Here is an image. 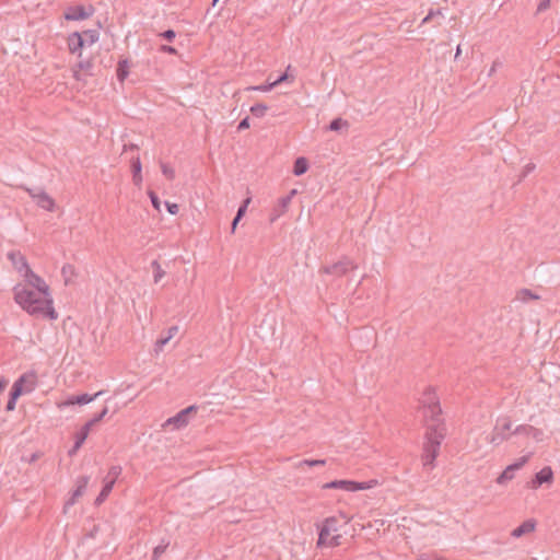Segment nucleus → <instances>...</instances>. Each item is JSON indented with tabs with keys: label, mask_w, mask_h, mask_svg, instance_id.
<instances>
[{
	"label": "nucleus",
	"mask_w": 560,
	"mask_h": 560,
	"mask_svg": "<svg viewBox=\"0 0 560 560\" xmlns=\"http://www.w3.org/2000/svg\"><path fill=\"white\" fill-rule=\"evenodd\" d=\"M84 44L93 45L100 38V33L96 30H86L82 33Z\"/></svg>",
	"instance_id": "nucleus-28"
},
{
	"label": "nucleus",
	"mask_w": 560,
	"mask_h": 560,
	"mask_svg": "<svg viewBox=\"0 0 560 560\" xmlns=\"http://www.w3.org/2000/svg\"><path fill=\"white\" fill-rule=\"evenodd\" d=\"M84 39L81 33L73 32L68 36V48L71 54H78L81 57Z\"/></svg>",
	"instance_id": "nucleus-14"
},
{
	"label": "nucleus",
	"mask_w": 560,
	"mask_h": 560,
	"mask_svg": "<svg viewBox=\"0 0 560 560\" xmlns=\"http://www.w3.org/2000/svg\"><path fill=\"white\" fill-rule=\"evenodd\" d=\"M501 66H502L501 61H499V60L493 61L489 72H488V75L491 77L497 71L498 67H501Z\"/></svg>",
	"instance_id": "nucleus-54"
},
{
	"label": "nucleus",
	"mask_w": 560,
	"mask_h": 560,
	"mask_svg": "<svg viewBox=\"0 0 560 560\" xmlns=\"http://www.w3.org/2000/svg\"><path fill=\"white\" fill-rule=\"evenodd\" d=\"M178 332V327L177 326H171L168 329H167V334L166 336L172 339L176 334Z\"/></svg>",
	"instance_id": "nucleus-55"
},
{
	"label": "nucleus",
	"mask_w": 560,
	"mask_h": 560,
	"mask_svg": "<svg viewBox=\"0 0 560 560\" xmlns=\"http://www.w3.org/2000/svg\"><path fill=\"white\" fill-rule=\"evenodd\" d=\"M132 179H133V183L136 185H139L141 182H142V176H141V173H139V175L137 177H133L132 176Z\"/></svg>",
	"instance_id": "nucleus-60"
},
{
	"label": "nucleus",
	"mask_w": 560,
	"mask_h": 560,
	"mask_svg": "<svg viewBox=\"0 0 560 560\" xmlns=\"http://www.w3.org/2000/svg\"><path fill=\"white\" fill-rule=\"evenodd\" d=\"M39 457H40V453H33V454L30 456V458H27V462H28L30 464H32V463L36 462Z\"/></svg>",
	"instance_id": "nucleus-58"
},
{
	"label": "nucleus",
	"mask_w": 560,
	"mask_h": 560,
	"mask_svg": "<svg viewBox=\"0 0 560 560\" xmlns=\"http://www.w3.org/2000/svg\"><path fill=\"white\" fill-rule=\"evenodd\" d=\"M61 273L65 278L66 284H68L71 281V278L75 275L74 267L70 264H66L61 268Z\"/></svg>",
	"instance_id": "nucleus-32"
},
{
	"label": "nucleus",
	"mask_w": 560,
	"mask_h": 560,
	"mask_svg": "<svg viewBox=\"0 0 560 560\" xmlns=\"http://www.w3.org/2000/svg\"><path fill=\"white\" fill-rule=\"evenodd\" d=\"M161 51L170 54V55H176L177 54L176 48H174L173 46H168V45H162L161 46Z\"/></svg>",
	"instance_id": "nucleus-50"
},
{
	"label": "nucleus",
	"mask_w": 560,
	"mask_h": 560,
	"mask_svg": "<svg viewBox=\"0 0 560 560\" xmlns=\"http://www.w3.org/2000/svg\"><path fill=\"white\" fill-rule=\"evenodd\" d=\"M160 35H161V37H163L164 39H166V40L171 42V40H173V39L175 38L176 33H175V31H173V30H166V31H164L163 33H161Z\"/></svg>",
	"instance_id": "nucleus-46"
},
{
	"label": "nucleus",
	"mask_w": 560,
	"mask_h": 560,
	"mask_svg": "<svg viewBox=\"0 0 560 560\" xmlns=\"http://www.w3.org/2000/svg\"><path fill=\"white\" fill-rule=\"evenodd\" d=\"M171 339L167 336H162L159 338L155 342L154 350L156 352L162 351L164 346L170 341Z\"/></svg>",
	"instance_id": "nucleus-40"
},
{
	"label": "nucleus",
	"mask_w": 560,
	"mask_h": 560,
	"mask_svg": "<svg viewBox=\"0 0 560 560\" xmlns=\"http://www.w3.org/2000/svg\"><path fill=\"white\" fill-rule=\"evenodd\" d=\"M90 478L82 476L77 481V487L72 491L71 498L66 502V508L71 506L75 503L77 499L80 498L86 490Z\"/></svg>",
	"instance_id": "nucleus-15"
},
{
	"label": "nucleus",
	"mask_w": 560,
	"mask_h": 560,
	"mask_svg": "<svg viewBox=\"0 0 560 560\" xmlns=\"http://www.w3.org/2000/svg\"><path fill=\"white\" fill-rule=\"evenodd\" d=\"M326 464V459H303L299 463V467H302L303 465H307L310 467L315 466H324Z\"/></svg>",
	"instance_id": "nucleus-36"
},
{
	"label": "nucleus",
	"mask_w": 560,
	"mask_h": 560,
	"mask_svg": "<svg viewBox=\"0 0 560 560\" xmlns=\"http://www.w3.org/2000/svg\"><path fill=\"white\" fill-rule=\"evenodd\" d=\"M340 538L341 536L340 535H334L329 538V541L327 544V546L329 547H336V546H339L340 544Z\"/></svg>",
	"instance_id": "nucleus-49"
},
{
	"label": "nucleus",
	"mask_w": 560,
	"mask_h": 560,
	"mask_svg": "<svg viewBox=\"0 0 560 560\" xmlns=\"http://www.w3.org/2000/svg\"><path fill=\"white\" fill-rule=\"evenodd\" d=\"M444 19L442 12L440 9L438 10H430L429 13L423 18L421 24H425L432 20H436L435 25H441L442 20Z\"/></svg>",
	"instance_id": "nucleus-27"
},
{
	"label": "nucleus",
	"mask_w": 560,
	"mask_h": 560,
	"mask_svg": "<svg viewBox=\"0 0 560 560\" xmlns=\"http://www.w3.org/2000/svg\"><path fill=\"white\" fill-rule=\"evenodd\" d=\"M290 203H291V196L281 197L278 201V205L273 209V214H272L271 221H275L282 213H284Z\"/></svg>",
	"instance_id": "nucleus-20"
},
{
	"label": "nucleus",
	"mask_w": 560,
	"mask_h": 560,
	"mask_svg": "<svg viewBox=\"0 0 560 560\" xmlns=\"http://www.w3.org/2000/svg\"><path fill=\"white\" fill-rule=\"evenodd\" d=\"M329 538H330V534L329 533H325L324 528L320 527L319 534H318L317 546L318 547L327 546V544L329 541Z\"/></svg>",
	"instance_id": "nucleus-37"
},
{
	"label": "nucleus",
	"mask_w": 560,
	"mask_h": 560,
	"mask_svg": "<svg viewBox=\"0 0 560 560\" xmlns=\"http://www.w3.org/2000/svg\"><path fill=\"white\" fill-rule=\"evenodd\" d=\"M16 400L18 399H15V398L9 397V400L5 406L7 411H13L15 409Z\"/></svg>",
	"instance_id": "nucleus-51"
},
{
	"label": "nucleus",
	"mask_w": 560,
	"mask_h": 560,
	"mask_svg": "<svg viewBox=\"0 0 560 560\" xmlns=\"http://www.w3.org/2000/svg\"><path fill=\"white\" fill-rule=\"evenodd\" d=\"M438 560H446V559H444V558H442V557H439V558H438Z\"/></svg>",
	"instance_id": "nucleus-64"
},
{
	"label": "nucleus",
	"mask_w": 560,
	"mask_h": 560,
	"mask_svg": "<svg viewBox=\"0 0 560 560\" xmlns=\"http://www.w3.org/2000/svg\"><path fill=\"white\" fill-rule=\"evenodd\" d=\"M267 110H268V106L262 103L254 104L249 108L250 114L257 118L264 117L266 115Z\"/></svg>",
	"instance_id": "nucleus-29"
},
{
	"label": "nucleus",
	"mask_w": 560,
	"mask_h": 560,
	"mask_svg": "<svg viewBox=\"0 0 560 560\" xmlns=\"http://www.w3.org/2000/svg\"><path fill=\"white\" fill-rule=\"evenodd\" d=\"M14 301L30 315H42L49 319H57L58 314L52 306V298L45 296L26 284L18 283L13 288Z\"/></svg>",
	"instance_id": "nucleus-1"
},
{
	"label": "nucleus",
	"mask_w": 560,
	"mask_h": 560,
	"mask_svg": "<svg viewBox=\"0 0 560 560\" xmlns=\"http://www.w3.org/2000/svg\"><path fill=\"white\" fill-rule=\"evenodd\" d=\"M529 459V455L522 456L517 462L506 466V468L497 478V483L504 485L514 478V472L521 469Z\"/></svg>",
	"instance_id": "nucleus-10"
},
{
	"label": "nucleus",
	"mask_w": 560,
	"mask_h": 560,
	"mask_svg": "<svg viewBox=\"0 0 560 560\" xmlns=\"http://www.w3.org/2000/svg\"><path fill=\"white\" fill-rule=\"evenodd\" d=\"M535 170L534 163H528L523 171L522 177H526L529 173H532Z\"/></svg>",
	"instance_id": "nucleus-52"
},
{
	"label": "nucleus",
	"mask_w": 560,
	"mask_h": 560,
	"mask_svg": "<svg viewBox=\"0 0 560 560\" xmlns=\"http://www.w3.org/2000/svg\"><path fill=\"white\" fill-rule=\"evenodd\" d=\"M460 54H462V49H460V45H458L456 48L455 57H454L455 60L459 58Z\"/></svg>",
	"instance_id": "nucleus-61"
},
{
	"label": "nucleus",
	"mask_w": 560,
	"mask_h": 560,
	"mask_svg": "<svg viewBox=\"0 0 560 560\" xmlns=\"http://www.w3.org/2000/svg\"><path fill=\"white\" fill-rule=\"evenodd\" d=\"M26 191L30 194L32 199L36 202V205L45 209L47 211H52L55 208V200L43 189H32L26 188Z\"/></svg>",
	"instance_id": "nucleus-8"
},
{
	"label": "nucleus",
	"mask_w": 560,
	"mask_h": 560,
	"mask_svg": "<svg viewBox=\"0 0 560 560\" xmlns=\"http://www.w3.org/2000/svg\"><path fill=\"white\" fill-rule=\"evenodd\" d=\"M23 278L26 282V285L32 287L34 290H37L45 296H51L48 284L32 269Z\"/></svg>",
	"instance_id": "nucleus-9"
},
{
	"label": "nucleus",
	"mask_w": 560,
	"mask_h": 560,
	"mask_svg": "<svg viewBox=\"0 0 560 560\" xmlns=\"http://www.w3.org/2000/svg\"><path fill=\"white\" fill-rule=\"evenodd\" d=\"M308 170V162L304 156H300L294 161L293 165V174L295 176H301L305 174Z\"/></svg>",
	"instance_id": "nucleus-23"
},
{
	"label": "nucleus",
	"mask_w": 560,
	"mask_h": 560,
	"mask_svg": "<svg viewBox=\"0 0 560 560\" xmlns=\"http://www.w3.org/2000/svg\"><path fill=\"white\" fill-rule=\"evenodd\" d=\"M438 556H430V555H421L418 560H438Z\"/></svg>",
	"instance_id": "nucleus-57"
},
{
	"label": "nucleus",
	"mask_w": 560,
	"mask_h": 560,
	"mask_svg": "<svg viewBox=\"0 0 560 560\" xmlns=\"http://www.w3.org/2000/svg\"><path fill=\"white\" fill-rule=\"evenodd\" d=\"M165 207H166L168 213H171L173 215L177 214L179 211V207L177 203L166 201Z\"/></svg>",
	"instance_id": "nucleus-44"
},
{
	"label": "nucleus",
	"mask_w": 560,
	"mask_h": 560,
	"mask_svg": "<svg viewBox=\"0 0 560 560\" xmlns=\"http://www.w3.org/2000/svg\"><path fill=\"white\" fill-rule=\"evenodd\" d=\"M550 4V0H541L537 7L538 12L545 11Z\"/></svg>",
	"instance_id": "nucleus-53"
},
{
	"label": "nucleus",
	"mask_w": 560,
	"mask_h": 560,
	"mask_svg": "<svg viewBox=\"0 0 560 560\" xmlns=\"http://www.w3.org/2000/svg\"><path fill=\"white\" fill-rule=\"evenodd\" d=\"M445 436L444 422L428 423L425 433V443L423 445V466L432 469L434 460L439 455L440 446Z\"/></svg>",
	"instance_id": "nucleus-2"
},
{
	"label": "nucleus",
	"mask_w": 560,
	"mask_h": 560,
	"mask_svg": "<svg viewBox=\"0 0 560 560\" xmlns=\"http://www.w3.org/2000/svg\"><path fill=\"white\" fill-rule=\"evenodd\" d=\"M289 69H290V66L288 67V69H287V70H289ZM288 78H289V74H288V71H285V72H283L282 74H280L276 80H273V81H271V82L273 83V85H275V88H276V86H277V85H279L280 83H282V82L287 81V80H288Z\"/></svg>",
	"instance_id": "nucleus-45"
},
{
	"label": "nucleus",
	"mask_w": 560,
	"mask_h": 560,
	"mask_svg": "<svg viewBox=\"0 0 560 560\" xmlns=\"http://www.w3.org/2000/svg\"><path fill=\"white\" fill-rule=\"evenodd\" d=\"M377 485L376 480L353 481V480H332L322 486L323 489H340L347 492L372 489Z\"/></svg>",
	"instance_id": "nucleus-4"
},
{
	"label": "nucleus",
	"mask_w": 560,
	"mask_h": 560,
	"mask_svg": "<svg viewBox=\"0 0 560 560\" xmlns=\"http://www.w3.org/2000/svg\"><path fill=\"white\" fill-rule=\"evenodd\" d=\"M338 524L339 520L336 516H330L323 522L322 527L325 533H329L331 535L332 533L338 532Z\"/></svg>",
	"instance_id": "nucleus-26"
},
{
	"label": "nucleus",
	"mask_w": 560,
	"mask_h": 560,
	"mask_svg": "<svg viewBox=\"0 0 560 560\" xmlns=\"http://www.w3.org/2000/svg\"><path fill=\"white\" fill-rule=\"evenodd\" d=\"M108 413V408L104 407L100 412L95 413L81 429L90 433L91 429L98 423Z\"/></svg>",
	"instance_id": "nucleus-22"
},
{
	"label": "nucleus",
	"mask_w": 560,
	"mask_h": 560,
	"mask_svg": "<svg viewBox=\"0 0 560 560\" xmlns=\"http://www.w3.org/2000/svg\"><path fill=\"white\" fill-rule=\"evenodd\" d=\"M273 88H275L273 83L270 82V81H267V83H265V84L248 86L247 90H249V91H259V92H269Z\"/></svg>",
	"instance_id": "nucleus-35"
},
{
	"label": "nucleus",
	"mask_w": 560,
	"mask_h": 560,
	"mask_svg": "<svg viewBox=\"0 0 560 560\" xmlns=\"http://www.w3.org/2000/svg\"><path fill=\"white\" fill-rule=\"evenodd\" d=\"M357 268H358V266H357V264L352 259H350L348 257H343L342 259H340L337 262L324 266L320 269V271L326 273V275H330V276H334L336 278H339V277H342V276L347 275L349 271H352V270H354Z\"/></svg>",
	"instance_id": "nucleus-5"
},
{
	"label": "nucleus",
	"mask_w": 560,
	"mask_h": 560,
	"mask_svg": "<svg viewBox=\"0 0 560 560\" xmlns=\"http://www.w3.org/2000/svg\"><path fill=\"white\" fill-rule=\"evenodd\" d=\"M121 467L120 466H112L108 470V474L107 476L105 477L104 480H113L114 483L116 482V479L119 477V475L121 474Z\"/></svg>",
	"instance_id": "nucleus-34"
},
{
	"label": "nucleus",
	"mask_w": 560,
	"mask_h": 560,
	"mask_svg": "<svg viewBox=\"0 0 560 560\" xmlns=\"http://www.w3.org/2000/svg\"><path fill=\"white\" fill-rule=\"evenodd\" d=\"M249 201H250V199H249V198H247V199L243 202V205H241V206H240V208H238V209H237V211H236V215H237V217H241V218H243V217H244V214H245V212H246V209H247V205L249 203Z\"/></svg>",
	"instance_id": "nucleus-47"
},
{
	"label": "nucleus",
	"mask_w": 560,
	"mask_h": 560,
	"mask_svg": "<svg viewBox=\"0 0 560 560\" xmlns=\"http://www.w3.org/2000/svg\"><path fill=\"white\" fill-rule=\"evenodd\" d=\"M521 299L523 301H528V300H536V299H538V296L536 294H534L530 290L523 289L521 291Z\"/></svg>",
	"instance_id": "nucleus-41"
},
{
	"label": "nucleus",
	"mask_w": 560,
	"mask_h": 560,
	"mask_svg": "<svg viewBox=\"0 0 560 560\" xmlns=\"http://www.w3.org/2000/svg\"><path fill=\"white\" fill-rule=\"evenodd\" d=\"M296 194L295 189H292L288 196H291V198Z\"/></svg>",
	"instance_id": "nucleus-63"
},
{
	"label": "nucleus",
	"mask_w": 560,
	"mask_h": 560,
	"mask_svg": "<svg viewBox=\"0 0 560 560\" xmlns=\"http://www.w3.org/2000/svg\"><path fill=\"white\" fill-rule=\"evenodd\" d=\"M161 171H162V174L164 176H166L168 179H174L175 177V171L168 166L167 164L165 163H161Z\"/></svg>",
	"instance_id": "nucleus-39"
},
{
	"label": "nucleus",
	"mask_w": 560,
	"mask_h": 560,
	"mask_svg": "<svg viewBox=\"0 0 560 560\" xmlns=\"http://www.w3.org/2000/svg\"><path fill=\"white\" fill-rule=\"evenodd\" d=\"M131 167H132L133 177H137L139 175V173H141V168H142L141 161H140L139 156H136L132 159Z\"/></svg>",
	"instance_id": "nucleus-38"
},
{
	"label": "nucleus",
	"mask_w": 560,
	"mask_h": 560,
	"mask_svg": "<svg viewBox=\"0 0 560 560\" xmlns=\"http://www.w3.org/2000/svg\"><path fill=\"white\" fill-rule=\"evenodd\" d=\"M73 77H74L75 80H81V75H80L79 70H74L73 71Z\"/></svg>",
	"instance_id": "nucleus-62"
},
{
	"label": "nucleus",
	"mask_w": 560,
	"mask_h": 560,
	"mask_svg": "<svg viewBox=\"0 0 560 560\" xmlns=\"http://www.w3.org/2000/svg\"><path fill=\"white\" fill-rule=\"evenodd\" d=\"M168 546L170 541L162 539L161 542L153 549L152 560H159Z\"/></svg>",
	"instance_id": "nucleus-31"
},
{
	"label": "nucleus",
	"mask_w": 560,
	"mask_h": 560,
	"mask_svg": "<svg viewBox=\"0 0 560 560\" xmlns=\"http://www.w3.org/2000/svg\"><path fill=\"white\" fill-rule=\"evenodd\" d=\"M88 436H89V433L86 431H84L83 429H80V431L75 435V441H74L73 446L68 452L69 456H73L80 450V447L85 442Z\"/></svg>",
	"instance_id": "nucleus-21"
},
{
	"label": "nucleus",
	"mask_w": 560,
	"mask_h": 560,
	"mask_svg": "<svg viewBox=\"0 0 560 560\" xmlns=\"http://www.w3.org/2000/svg\"><path fill=\"white\" fill-rule=\"evenodd\" d=\"M149 197H150L152 206L156 210H160L161 201H160L158 195L154 191H149Z\"/></svg>",
	"instance_id": "nucleus-42"
},
{
	"label": "nucleus",
	"mask_w": 560,
	"mask_h": 560,
	"mask_svg": "<svg viewBox=\"0 0 560 560\" xmlns=\"http://www.w3.org/2000/svg\"><path fill=\"white\" fill-rule=\"evenodd\" d=\"M511 434H524V435H530L536 441H540L542 439V431L539 429L534 428L529 424H520L517 425Z\"/></svg>",
	"instance_id": "nucleus-18"
},
{
	"label": "nucleus",
	"mask_w": 560,
	"mask_h": 560,
	"mask_svg": "<svg viewBox=\"0 0 560 560\" xmlns=\"http://www.w3.org/2000/svg\"><path fill=\"white\" fill-rule=\"evenodd\" d=\"M535 525L536 523L534 520H527L523 522L520 526H517L515 529H513L512 536L518 538L525 534H528L535 529Z\"/></svg>",
	"instance_id": "nucleus-19"
},
{
	"label": "nucleus",
	"mask_w": 560,
	"mask_h": 560,
	"mask_svg": "<svg viewBox=\"0 0 560 560\" xmlns=\"http://www.w3.org/2000/svg\"><path fill=\"white\" fill-rule=\"evenodd\" d=\"M77 67L79 70L90 71L93 67V63L91 60H81Z\"/></svg>",
	"instance_id": "nucleus-43"
},
{
	"label": "nucleus",
	"mask_w": 560,
	"mask_h": 560,
	"mask_svg": "<svg viewBox=\"0 0 560 560\" xmlns=\"http://www.w3.org/2000/svg\"><path fill=\"white\" fill-rule=\"evenodd\" d=\"M95 10L92 5H72L67 8L63 13V18L67 21H83L91 18L94 14Z\"/></svg>",
	"instance_id": "nucleus-7"
},
{
	"label": "nucleus",
	"mask_w": 560,
	"mask_h": 560,
	"mask_svg": "<svg viewBox=\"0 0 560 560\" xmlns=\"http://www.w3.org/2000/svg\"><path fill=\"white\" fill-rule=\"evenodd\" d=\"M345 126H348V122L342 118L338 117L330 121L328 129L330 131H339Z\"/></svg>",
	"instance_id": "nucleus-33"
},
{
	"label": "nucleus",
	"mask_w": 560,
	"mask_h": 560,
	"mask_svg": "<svg viewBox=\"0 0 560 560\" xmlns=\"http://www.w3.org/2000/svg\"><path fill=\"white\" fill-rule=\"evenodd\" d=\"M249 128V117L246 116L245 118H243L240 122H238V126H237V130H245Z\"/></svg>",
	"instance_id": "nucleus-48"
},
{
	"label": "nucleus",
	"mask_w": 560,
	"mask_h": 560,
	"mask_svg": "<svg viewBox=\"0 0 560 560\" xmlns=\"http://www.w3.org/2000/svg\"><path fill=\"white\" fill-rule=\"evenodd\" d=\"M34 374H23L21 375L12 385L10 390L11 398L19 399V397L23 393H31L34 389V383H32L27 388L24 389V384L27 382L28 378H34Z\"/></svg>",
	"instance_id": "nucleus-11"
},
{
	"label": "nucleus",
	"mask_w": 560,
	"mask_h": 560,
	"mask_svg": "<svg viewBox=\"0 0 560 560\" xmlns=\"http://www.w3.org/2000/svg\"><path fill=\"white\" fill-rule=\"evenodd\" d=\"M113 487H114V481L113 480H104V486H103L100 494L95 499V504H101L102 502H104L105 499L112 492Z\"/></svg>",
	"instance_id": "nucleus-24"
},
{
	"label": "nucleus",
	"mask_w": 560,
	"mask_h": 560,
	"mask_svg": "<svg viewBox=\"0 0 560 560\" xmlns=\"http://www.w3.org/2000/svg\"><path fill=\"white\" fill-rule=\"evenodd\" d=\"M151 268L153 270V279L154 282L158 283L165 276V271L162 269L160 262L158 260H153L151 262Z\"/></svg>",
	"instance_id": "nucleus-30"
},
{
	"label": "nucleus",
	"mask_w": 560,
	"mask_h": 560,
	"mask_svg": "<svg viewBox=\"0 0 560 560\" xmlns=\"http://www.w3.org/2000/svg\"><path fill=\"white\" fill-rule=\"evenodd\" d=\"M103 394H104V390H98L94 395L81 394V395H77V396H71L65 401V405H67V406L86 405V404L94 401L96 398H98Z\"/></svg>",
	"instance_id": "nucleus-16"
},
{
	"label": "nucleus",
	"mask_w": 560,
	"mask_h": 560,
	"mask_svg": "<svg viewBox=\"0 0 560 560\" xmlns=\"http://www.w3.org/2000/svg\"><path fill=\"white\" fill-rule=\"evenodd\" d=\"M7 257L20 276L24 277L31 270L25 256L21 252H9Z\"/></svg>",
	"instance_id": "nucleus-12"
},
{
	"label": "nucleus",
	"mask_w": 560,
	"mask_h": 560,
	"mask_svg": "<svg viewBox=\"0 0 560 560\" xmlns=\"http://www.w3.org/2000/svg\"><path fill=\"white\" fill-rule=\"evenodd\" d=\"M422 416L428 423L443 422L441 418L442 409L440 407L439 398L433 388H428L420 399Z\"/></svg>",
	"instance_id": "nucleus-3"
},
{
	"label": "nucleus",
	"mask_w": 560,
	"mask_h": 560,
	"mask_svg": "<svg viewBox=\"0 0 560 560\" xmlns=\"http://www.w3.org/2000/svg\"><path fill=\"white\" fill-rule=\"evenodd\" d=\"M8 383V380L4 377L0 378V393L7 387Z\"/></svg>",
	"instance_id": "nucleus-59"
},
{
	"label": "nucleus",
	"mask_w": 560,
	"mask_h": 560,
	"mask_svg": "<svg viewBox=\"0 0 560 560\" xmlns=\"http://www.w3.org/2000/svg\"><path fill=\"white\" fill-rule=\"evenodd\" d=\"M129 74V62L127 59H122L118 62L116 75L119 82H124Z\"/></svg>",
	"instance_id": "nucleus-25"
},
{
	"label": "nucleus",
	"mask_w": 560,
	"mask_h": 560,
	"mask_svg": "<svg viewBox=\"0 0 560 560\" xmlns=\"http://www.w3.org/2000/svg\"><path fill=\"white\" fill-rule=\"evenodd\" d=\"M241 220H242V218H241V217H237V215L235 214V217H234V219H233V221H232V225H231V232H232V233H234V232H235V229H236V226H237V224H238V222H240Z\"/></svg>",
	"instance_id": "nucleus-56"
},
{
	"label": "nucleus",
	"mask_w": 560,
	"mask_h": 560,
	"mask_svg": "<svg viewBox=\"0 0 560 560\" xmlns=\"http://www.w3.org/2000/svg\"><path fill=\"white\" fill-rule=\"evenodd\" d=\"M512 429V421L508 417L499 418L493 428V432L490 438V443L493 445H500L502 442L508 441L511 434L509 431Z\"/></svg>",
	"instance_id": "nucleus-6"
},
{
	"label": "nucleus",
	"mask_w": 560,
	"mask_h": 560,
	"mask_svg": "<svg viewBox=\"0 0 560 560\" xmlns=\"http://www.w3.org/2000/svg\"><path fill=\"white\" fill-rule=\"evenodd\" d=\"M553 479L552 469L547 466L541 468L538 472L535 474V477L532 481L533 488L540 487L542 483H549Z\"/></svg>",
	"instance_id": "nucleus-17"
},
{
	"label": "nucleus",
	"mask_w": 560,
	"mask_h": 560,
	"mask_svg": "<svg viewBox=\"0 0 560 560\" xmlns=\"http://www.w3.org/2000/svg\"><path fill=\"white\" fill-rule=\"evenodd\" d=\"M198 407L196 405L188 406L187 408L177 412L174 417L167 419L166 424H173L176 429H180L188 424V417L196 412Z\"/></svg>",
	"instance_id": "nucleus-13"
}]
</instances>
